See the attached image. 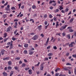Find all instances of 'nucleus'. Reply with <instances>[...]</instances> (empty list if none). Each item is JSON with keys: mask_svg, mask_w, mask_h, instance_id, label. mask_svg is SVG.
Segmentation results:
<instances>
[{"mask_svg": "<svg viewBox=\"0 0 76 76\" xmlns=\"http://www.w3.org/2000/svg\"><path fill=\"white\" fill-rule=\"evenodd\" d=\"M55 2H56V1L53 0V1H51L49 3H50V4H51L52 3H55Z\"/></svg>", "mask_w": 76, "mask_h": 76, "instance_id": "15", "label": "nucleus"}, {"mask_svg": "<svg viewBox=\"0 0 76 76\" xmlns=\"http://www.w3.org/2000/svg\"><path fill=\"white\" fill-rule=\"evenodd\" d=\"M75 45V43L74 42H72L71 44L69 45V47H73L74 45Z\"/></svg>", "mask_w": 76, "mask_h": 76, "instance_id": "1", "label": "nucleus"}, {"mask_svg": "<svg viewBox=\"0 0 76 76\" xmlns=\"http://www.w3.org/2000/svg\"><path fill=\"white\" fill-rule=\"evenodd\" d=\"M13 73H14V71H11L10 72V76H12V75H13Z\"/></svg>", "mask_w": 76, "mask_h": 76, "instance_id": "7", "label": "nucleus"}, {"mask_svg": "<svg viewBox=\"0 0 76 76\" xmlns=\"http://www.w3.org/2000/svg\"><path fill=\"white\" fill-rule=\"evenodd\" d=\"M6 16V15H3V18H5Z\"/></svg>", "mask_w": 76, "mask_h": 76, "instance_id": "55", "label": "nucleus"}, {"mask_svg": "<svg viewBox=\"0 0 76 76\" xmlns=\"http://www.w3.org/2000/svg\"><path fill=\"white\" fill-rule=\"evenodd\" d=\"M67 38H68V39H70V35L68 34L67 35Z\"/></svg>", "mask_w": 76, "mask_h": 76, "instance_id": "17", "label": "nucleus"}, {"mask_svg": "<svg viewBox=\"0 0 76 76\" xmlns=\"http://www.w3.org/2000/svg\"><path fill=\"white\" fill-rule=\"evenodd\" d=\"M69 31L70 32H73L74 31V30L72 29H69Z\"/></svg>", "mask_w": 76, "mask_h": 76, "instance_id": "14", "label": "nucleus"}, {"mask_svg": "<svg viewBox=\"0 0 76 76\" xmlns=\"http://www.w3.org/2000/svg\"><path fill=\"white\" fill-rule=\"evenodd\" d=\"M27 53H28V52H27V50H24V54H27Z\"/></svg>", "mask_w": 76, "mask_h": 76, "instance_id": "26", "label": "nucleus"}, {"mask_svg": "<svg viewBox=\"0 0 76 76\" xmlns=\"http://www.w3.org/2000/svg\"><path fill=\"white\" fill-rule=\"evenodd\" d=\"M65 35H66V34L65 33H62V36L63 37H64V36H65Z\"/></svg>", "mask_w": 76, "mask_h": 76, "instance_id": "42", "label": "nucleus"}, {"mask_svg": "<svg viewBox=\"0 0 76 76\" xmlns=\"http://www.w3.org/2000/svg\"><path fill=\"white\" fill-rule=\"evenodd\" d=\"M71 28H72V27H67V29H70Z\"/></svg>", "mask_w": 76, "mask_h": 76, "instance_id": "63", "label": "nucleus"}, {"mask_svg": "<svg viewBox=\"0 0 76 76\" xmlns=\"http://www.w3.org/2000/svg\"><path fill=\"white\" fill-rule=\"evenodd\" d=\"M3 75H4L5 76H7V73H6L5 72H4L3 73Z\"/></svg>", "mask_w": 76, "mask_h": 76, "instance_id": "21", "label": "nucleus"}, {"mask_svg": "<svg viewBox=\"0 0 76 76\" xmlns=\"http://www.w3.org/2000/svg\"><path fill=\"white\" fill-rule=\"evenodd\" d=\"M72 57H74L75 58H76V55H73Z\"/></svg>", "mask_w": 76, "mask_h": 76, "instance_id": "40", "label": "nucleus"}, {"mask_svg": "<svg viewBox=\"0 0 76 76\" xmlns=\"http://www.w3.org/2000/svg\"><path fill=\"white\" fill-rule=\"evenodd\" d=\"M24 47L25 48H27V47H28V44H25L24 45Z\"/></svg>", "mask_w": 76, "mask_h": 76, "instance_id": "20", "label": "nucleus"}, {"mask_svg": "<svg viewBox=\"0 0 76 76\" xmlns=\"http://www.w3.org/2000/svg\"><path fill=\"white\" fill-rule=\"evenodd\" d=\"M66 26H67V25H66L64 26H62V27L64 29H65V28H66Z\"/></svg>", "mask_w": 76, "mask_h": 76, "instance_id": "19", "label": "nucleus"}, {"mask_svg": "<svg viewBox=\"0 0 76 76\" xmlns=\"http://www.w3.org/2000/svg\"><path fill=\"white\" fill-rule=\"evenodd\" d=\"M58 22H56V27L57 28V26H58Z\"/></svg>", "mask_w": 76, "mask_h": 76, "instance_id": "30", "label": "nucleus"}, {"mask_svg": "<svg viewBox=\"0 0 76 76\" xmlns=\"http://www.w3.org/2000/svg\"><path fill=\"white\" fill-rule=\"evenodd\" d=\"M47 15H45L44 16V18H47Z\"/></svg>", "mask_w": 76, "mask_h": 76, "instance_id": "61", "label": "nucleus"}, {"mask_svg": "<svg viewBox=\"0 0 76 76\" xmlns=\"http://www.w3.org/2000/svg\"><path fill=\"white\" fill-rule=\"evenodd\" d=\"M59 75V73H56V74L55 76H58Z\"/></svg>", "mask_w": 76, "mask_h": 76, "instance_id": "44", "label": "nucleus"}, {"mask_svg": "<svg viewBox=\"0 0 76 76\" xmlns=\"http://www.w3.org/2000/svg\"><path fill=\"white\" fill-rule=\"evenodd\" d=\"M20 57H17V58H15V60H20Z\"/></svg>", "mask_w": 76, "mask_h": 76, "instance_id": "34", "label": "nucleus"}, {"mask_svg": "<svg viewBox=\"0 0 76 76\" xmlns=\"http://www.w3.org/2000/svg\"><path fill=\"white\" fill-rule=\"evenodd\" d=\"M33 53H34L33 51L30 52L29 53V54H30V55H32V54Z\"/></svg>", "mask_w": 76, "mask_h": 76, "instance_id": "29", "label": "nucleus"}, {"mask_svg": "<svg viewBox=\"0 0 76 76\" xmlns=\"http://www.w3.org/2000/svg\"><path fill=\"white\" fill-rule=\"evenodd\" d=\"M40 63L39 62L38 64L36 65H35V66H39V64Z\"/></svg>", "mask_w": 76, "mask_h": 76, "instance_id": "46", "label": "nucleus"}, {"mask_svg": "<svg viewBox=\"0 0 76 76\" xmlns=\"http://www.w3.org/2000/svg\"><path fill=\"white\" fill-rule=\"evenodd\" d=\"M35 34V33H31L30 35H34Z\"/></svg>", "mask_w": 76, "mask_h": 76, "instance_id": "45", "label": "nucleus"}, {"mask_svg": "<svg viewBox=\"0 0 76 76\" xmlns=\"http://www.w3.org/2000/svg\"><path fill=\"white\" fill-rule=\"evenodd\" d=\"M14 69H15V70H18V67L17 66H15L14 67Z\"/></svg>", "mask_w": 76, "mask_h": 76, "instance_id": "35", "label": "nucleus"}, {"mask_svg": "<svg viewBox=\"0 0 76 76\" xmlns=\"http://www.w3.org/2000/svg\"><path fill=\"white\" fill-rule=\"evenodd\" d=\"M1 3H2V4H4V1L3 0V1H2Z\"/></svg>", "mask_w": 76, "mask_h": 76, "instance_id": "62", "label": "nucleus"}, {"mask_svg": "<svg viewBox=\"0 0 76 76\" xmlns=\"http://www.w3.org/2000/svg\"><path fill=\"white\" fill-rule=\"evenodd\" d=\"M57 47L56 46H55L53 47V49H54V50H57Z\"/></svg>", "mask_w": 76, "mask_h": 76, "instance_id": "38", "label": "nucleus"}, {"mask_svg": "<svg viewBox=\"0 0 76 76\" xmlns=\"http://www.w3.org/2000/svg\"><path fill=\"white\" fill-rule=\"evenodd\" d=\"M48 23V22H47V21H45V25H47Z\"/></svg>", "mask_w": 76, "mask_h": 76, "instance_id": "47", "label": "nucleus"}, {"mask_svg": "<svg viewBox=\"0 0 76 76\" xmlns=\"http://www.w3.org/2000/svg\"><path fill=\"white\" fill-rule=\"evenodd\" d=\"M8 64L9 66H11L12 65V61H10L8 62Z\"/></svg>", "mask_w": 76, "mask_h": 76, "instance_id": "6", "label": "nucleus"}, {"mask_svg": "<svg viewBox=\"0 0 76 76\" xmlns=\"http://www.w3.org/2000/svg\"><path fill=\"white\" fill-rule=\"evenodd\" d=\"M59 7L60 8L59 9L60 10H62V9H63V8L62 7V6H60Z\"/></svg>", "mask_w": 76, "mask_h": 76, "instance_id": "11", "label": "nucleus"}, {"mask_svg": "<svg viewBox=\"0 0 76 76\" xmlns=\"http://www.w3.org/2000/svg\"><path fill=\"white\" fill-rule=\"evenodd\" d=\"M72 13V12L71 11H70L68 13V15H71V14Z\"/></svg>", "mask_w": 76, "mask_h": 76, "instance_id": "57", "label": "nucleus"}, {"mask_svg": "<svg viewBox=\"0 0 76 76\" xmlns=\"http://www.w3.org/2000/svg\"><path fill=\"white\" fill-rule=\"evenodd\" d=\"M48 56H53V53H50L48 54Z\"/></svg>", "mask_w": 76, "mask_h": 76, "instance_id": "22", "label": "nucleus"}, {"mask_svg": "<svg viewBox=\"0 0 76 76\" xmlns=\"http://www.w3.org/2000/svg\"><path fill=\"white\" fill-rule=\"evenodd\" d=\"M17 31H18V30H15V31L14 32V34H16V32H17Z\"/></svg>", "mask_w": 76, "mask_h": 76, "instance_id": "49", "label": "nucleus"}, {"mask_svg": "<svg viewBox=\"0 0 76 76\" xmlns=\"http://www.w3.org/2000/svg\"><path fill=\"white\" fill-rule=\"evenodd\" d=\"M56 4H57L56 2L52 4V5L53 6H54V7L56 6Z\"/></svg>", "mask_w": 76, "mask_h": 76, "instance_id": "25", "label": "nucleus"}, {"mask_svg": "<svg viewBox=\"0 0 76 76\" xmlns=\"http://www.w3.org/2000/svg\"><path fill=\"white\" fill-rule=\"evenodd\" d=\"M8 70H11V69H12V67L10 66H8Z\"/></svg>", "mask_w": 76, "mask_h": 76, "instance_id": "24", "label": "nucleus"}, {"mask_svg": "<svg viewBox=\"0 0 76 76\" xmlns=\"http://www.w3.org/2000/svg\"><path fill=\"white\" fill-rule=\"evenodd\" d=\"M40 36H41V37H42V38H43V37H44V34H41Z\"/></svg>", "mask_w": 76, "mask_h": 76, "instance_id": "39", "label": "nucleus"}, {"mask_svg": "<svg viewBox=\"0 0 76 76\" xmlns=\"http://www.w3.org/2000/svg\"><path fill=\"white\" fill-rule=\"evenodd\" d=\"M67 66H71L72 65V64L71 63H68L67 64Z\"/></svg>", "mask_w": 76, "mask_h": 76, "instance_id": "37", "label": "nucleus"}, {"mask_svg": "<svg viewBox=\"0 0 76 76\" xmlns=\"http://www.w3.org/2000/svg\"><path fill=\"white\" fill-rule=\"evenodd\" d=\"M25 66H26V64H25V63L22 64V66L23 67H25Z\"/></svg>", "mask_w": 76, "mask_h": 76, "instance_id": "18", "label": "nucleus"}, {"mask_svg": "<svg viewBox=\"0 0 76 76\" xmlns=\"http://www.w3.org/2000/svg\"><path fill=\"white\" fill-rule=\"evenodd\" d=\"M50 18H51L53 17V16L51 15H50L49 16Z\"/></svg>", "mask_w": 76, "mask_h": 76, "instance_id": "52", "label": "nucleus"}, {"mask_svg": "<svg viewBox=\"0 0 76 76\" xmlns=\"http://www.w3.org/2000/svg\"><path fill=\"white\" fill-rule=\"evenodd\" d=\"M44 68V66L43 65H40V69L41 70H42Z\"/></svg>", "mask_w": 76, "mask_h": 76, "instance_id": "9", "label": "nucleus"}, {"mask_svg": "<svg viewBox=\"0 0 76 76\" xmlns=\"http://www.w3.org/2000/svg\"><path fill=\"white\" fill-rule=\"evenodd\" d=\"M11 9L12 10H15V7H12Z\"/></svg>", "mask_w": 76, "mask_h": 76, "instance_id": "31", "label": "nucleus"}, {"mask_svg": "<svg viewBox=\"0 0 76 76\" xmlns=\"http://www.w3.org/2000/svg\"><path fill=\"white\" fill-rule=\"evenodd\" d=\"M5 10H7V11H10V8L6 7L5 8Z\"/></svg>", "mask_w": 76, "mask_h": 76, "instance_id": "10", "label": "nucleus"}, {"mask_svg": "<svg viewBox=\"0 0 76 76\" xmlns=\"http://www.w3.org/2000/svg\"><path fill=\"white\" fill-rule=\"evenodd\" d=\"M19 64H22V62L21 61H20L19 62Z\"/></svg>", "mask_w": 76, "mask_h": 76, "instance_id": "59", "label": "nucleus"}, {"mask_svg": "<svg viewBox=\"0 0 76 76\" xmlns=\"http://www.w3.org/2000/svg\"><path fill=\"white\" fill-rule=\"evenodd\" d=\"M74 73L75 75H76V67L74 69Z\"/></svg>", "mask_w": 76, "mask_h": 76, "instance_id": "28", "label": "nucleus"}, {"mask_svg": "<svg viewBox=\"0 0 76 76\" xmlns=\"http://www.w3.org/2000/svg\"><path fill=\"white\" fill-rule=\"evenodd\" d=\"M51 48V46H48V47H47V49L48 50V49H49V48Z\"/></svg>", "mask_w": 76, "mask_h": 76, "instance_id": "41", "label": "nucleus"}, {"mask_svg": "<svg viewBox=\"0 0 76 76\" xmlns=\"http://www.w3.org/2000/svg\"><path fill=\"white\" fill-rule=\"evenodd\" d=\"M11 28V27L9 26L7 29V31L9 32H10V30Z\"/></svg>", "mask_w": 76, "mask_h": 76, "instance_id": "4", "label": "nucleus"}, {"mask_svg": "<svg viewBox=\"0 0 76 76\" xmlns=\"http://www.w3.org/2000/svg\"><path fill=\"white\" fill-rule=\"evenodd\" d=\"M11 53H12V54H13V53H14V51L13 50H12L11 51Z\"/></svg>", "mask_w": 76, "mask_h": 76, "instance_id": "58", "label": "nucleus"}, {"mask_svg": "<svg viewBox=\"0 0 76 76\" xmlns=\"http://www.w3.org/2000/svg\"><path fill=\"white\" fill-rule=\"evenodd\" d=\"M5 51V50H2L1 51V53L2 55H3L4 54V52Z\"/></svg>", "mask_w": 76, "mask_h": 76, "instance_id": "5", "label": "nucleus"}, {"mask_svg": "<svg viewBox=\"0 0 76 76\" xmlns=\"http://www.w3.org/2000/svg\"><path fill=\"white\" fill-rule=\"evenodd\" d=\"M13 48V44H11L10 45V49H11V48Z\"/></svg>", "mask_w": 76, "mask_h": 76, "instance_id": "27", "label": "nucleus"}, {"mask_svg": "<svg viewBox=\"0 0 76 76\" xmlns=\"http://www.w3.org/2000/svg\"><path fill=\"white\" fill-rule=\"evenodd\" d=\"M59 11V10H58V9H56V11H55V13H56V12H58Z\"/></svg>", "mask_w": 76, "mask_h": 76, "instance_id": "48", "label": "nucleus"}, {"mask_svg": "<svg viewBox=\"0 0 76 76\" xmlns=\"http://www.w3.org/2000/svg\"><path fill=\"white\" fill-rule=\"evenodd\" d=\"M18 6H19V9H20V6H21V3H20L18 4Z\"/></svg>", "mask_w": 76, "mask_h": 76, "instance_id": "50", "label": "nucleus"}, {"mask_svg": "<svg viewBox=\"0 0 76 76\" xmlns=\"http://www.w3.org/2000/svg\"><path fill=\"white\" fill-rule=\"evenodd\" d=\"M7 3H8L7 2L6 3L4 4V6H6V5H7Z\"/></svg>", "mask_w": 76, "mask_h": 76, "instance_id": "60", "label": "nucleus"}, {"mask_svg": "<svg viewBox=\"0 0 76 76\" xmlns=\"http://www.w3.org/2000/svg\"><path fill=\"white\" fill-rule=\"evenodd\" d=\"M12 40H13L14 41H15V40H16V38L14 37H12Z\"/></svg>", "mask_w": 76, "mask_h": 76, "instance_id": "51", "label": "nucleus"}, {"mask_svg": "<svg viewBox=\"0 0 76 76\" xmlns=\"http://www.w3.org/2000/svg\"><path fill=\"white\" fill-rule=\"evenodd\" d=\"M3 60H9V58L8 57H6L3 59Z\"/></svg>", "mask_w": 76, "mask_h": 76, "instance_id": "16", "label": "nucleus"}, {"mask_svg": "<svg viewBox=\"0 0 76 76\" xmlns=\"http://www.w3.org/2000/svg\"><path fill=\"white\" fill-rule=\"evenodd\" d=\"M53 20H55V21H56V20H57V19L56 18L54 17L53 18Z\"/></svg>", "mask_w": 76, "mask_h": 76, "instance_id": "53", "label": "nucleus"}, {"mask_svg": "<svg viewBox=\"0 0 76 76\" xmlns=\"http://www.w3.org/2000/svg\"><path fill=\"white\" fill-rule=\"evenodd\" d=\"M32 8L34 9H36V6H35V5H33L32 6Z\"/></svg>", "mask_w": 76, "mask_h": 76, "instance_id": "23", "label": "nucleus"}, {"mask_svg": "<svg viewBox=\"0 0 76 76\" xmlns=\"http://www.w3.org/2000/svg\"><path fill=\"white\" fill-rule=\"evenodd\" d=\"M41 27H42V26L41 25L38 26V29H39V31L41 30Z\"/></svg>", "mask_w": 76, "mask_h": 76, "instance_id": "13", "label": "nucleus"}, {"mask_svg": "<svg viewBox=\"0 0 76 76\" xmlns=\"http://www.w3.org/2000/svg\"><path fill=\"white\" fill-rule=\"evenodd\" d=\"M25 70H29V67L25 68Z\"/></svg>", "mask_w": 76, "mask_h": 76, "instance_id": "33", "label": "nucleus"}, {"mask_svg": "<svg viewBox=\"0 0 76 76\" xmlns=\"http://www.w3.org/2000/svg\"><path fill=\"white\" fill-rule=\"evenodd\" d=\"M7 38L5 39H4V42H6V41H7Z\"/></svg>", "mask_w": 76, "mask_h": 76, "instance_id": "64", "label": "nucleus"}, {"mask_svg": "<svg viewBox=\"0 0 76 76\" xmlns=\"http://www.w3.org/2000/svg\"><path fill=\"white\" fill-rule=\"evenodd\" d=\"M7 36V33H4V38H5V37H6Z\"/></svg>", "mask_w": 76, "mask_h": 76, "instance_id": "36", "label": "nucleus"}, {"mask_svg": "<svg viewBox=\"0 0 76 76\" xmlns=\"http://www.w3.org/2000/svg\"><path fill=\"white\" fill-rule=\"evenodd\" d=\"M49 38H48L47 39V41L45 44V45L46 46H47V45H48V41H49Z\"/></svg>", "mask_w": 76, "mask_h": 76, "instance_id": "3", "label": "nucleus"}, {"mask_svg": "<svg viewBox=\"0 0 76 76\" xmlns=\"http://www.w3.org/2000/svg\"><path fill=\"white\" fill-rule=\"evenodd\" d=\"M50 9L51 10L53 9V7H50Z\"/></svg>", "mask_w": 76, "mask_h": 76, "instance_id": "56", "label": "nucleus"}, {"mask_svg": "<svg viewBox=\"0 0 76 76\" xmlns=\"http://www.w3.org/2000/svg\"><path fill=\"white\" fill-rule=\"evenodd\" d=\"M63 27H61V28H60V30H61V31H63Z\"/></svg>", "mask_w": 76, "mask_h": 76, "instance_id": "54", "label": "nucleus"}, {"mask_svg": "<svg viewBox=\"0 0 76 76\" xmlns=\"http://www.w3.org/2000/svg\"><path fill=\"white\" fill-rule=\"evenodd\" d=\"M28 73L30 75H31V74H32V69H29V70H28Z\"/></svg>", "mask_w": 76, "mask_h": 76, "instance_id": "8", "label": "nucleus"}, {"mask_svg": "<svg viewBox=\"0 0 76 76\" xmlns=\"http://www.w3.org/2000/svg\"><path fill=\"white\" fill-rule=\"evenodd\" d=\"M73 20H74V18H71L70 20V23H72V22H73Z\"/></svg>", "mask_w": 76, "mask_h": 76, "instance_id": "12", "label": "nucleus"}, {"mask_svg": "<svg viewBox=\"0 0 76 76\" xmlns=\"http://www.w3.org/2000/svg\"><path fill=\"white\" fill-rule=\"evenodd\" d=\"M74 35L75 37H76V31L74 32Z\"/></svg>", "mask_w": 76, "mask_h": 76, "instance_id": "43", "label": "nucleus"}, {"mask_svg": "<svg viewBox=\"0 0 76 76\" xmlns=\"http://www.w3.org/2000/svg\"><path fill=\"white\" fill-rule=\"evenodd\" d=\"M64 70L66 71V70H67V67L66 66H64Z\"/></svg>", "mask_w": 76, "mask_h": 76, "instance_id": "32", "label": "nucleus"}, {"mask_svg": "<svg viewBox=\"0 0 76 76\" xmlns=\"http://www.w3.org/2000/svg\"><path fill=\"white\" fill-rule=\"evenodd\" d=\"M31 39H33V40H36V39H38V36L37 35H35L33 37V38Z\"/></svg>", "mask_w": 76, "mask_h": 76, "instance_id": "2", "label": "nucleus"}]
</instances>
